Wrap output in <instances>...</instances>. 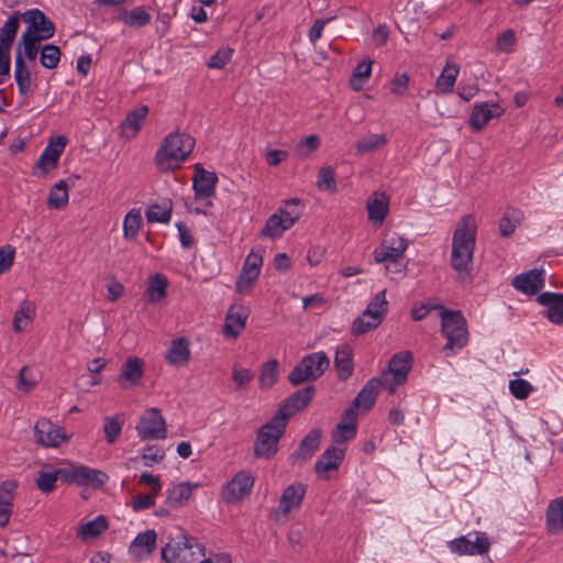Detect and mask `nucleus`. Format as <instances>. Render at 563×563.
Here are the masks:
<instances>
[{
	"label": "nucleus",
	"instance_id": "nucleus-1",
	"mask_svg": "<svg viewBox=\"0 0 563 563\" xmlns=\"http://www.w3.org/2000/svg\"><path fill=\"white\" fill-rule=\"evenodd\" d=\"M477 225L472 214L463 216L452 236L451 266L459 274H470L476 244Z\"/></svg>",
	"mask_w": 563,
	"mask_h": 563
},
{
	"label": "nucleus",
	"instance_id": "nucleus-2",
	"mask_svg": "<svg viewBox=\"0 0 563 563\" xmlns=\"http://www.w3.org/2000/svg\"><path fill=\"white\" fill-rule=\"evenodd\" d=\"M195 147V140L179 131L167 134L155 153V164L161 172L178 168Z\"/></svg>",
	"mask_w": 563,
	"mask_h": 563
},
{
	"label": "nucleus",
	"instance_id": "nucleus-3",
	"mask_svg": "<svg viewBox=\"0 0 563 563\" xmlns=\"http://www.w3.org/2000/svg\"><path fill=\"white\" fill-rule=\"evenodd\" d=\"M205 548L196 538L181 533L162 549V558L166 563H231L228 558L216 561L205 559Z\"/></svg>",
	"mask_w": 563,
	"mask_h": 563
},
{
	"label": "nucleus",
	"instance_id": "nucleus-4",
	"mask_svg": "<svg viewBox=\"0 0 563 563\" xmlns=\"http://www.w3.org/2000/svg\"><path fill=\"white\" fill-rule=\"evenodd\" d=\"M434 308L440 310L441 332L446 339L443 352L448 356L454 355L468 342L466 319L460 310H449L443 306H435Z\"/></svg>",
	"mask_w": 563,
	"mask_h": 563
},
{
	"label": "nucleus",
	"instance_id": "nucleus-5",
	"mask_svg": "<svg viewBox=\"0 0 563 563\" xmlns=\"http://www.w3.org/2000/svg\"><path fill=\"white\" fill-rule=\"evenodd\" d=\"M286 416L275 413V416L264 426H262L256 434L254 443V455L260 459H271L278 450L279 439L286 430Z\"/></svg>",
	"mask_w": 563,
	"mask_h": 563
},
{
	"label": "nucleus",
	"instance_id": "nucleus-6",
	"mask_svg": "<svg viewBox=\"0 0 563 563\" xmlns=\"http://www.w3.org/2000/svg\"><path fill=\"white\" fill-rule=\"evenodd\" d=\"M329 365L330 360L323 351L307 354L289 373L288 380L292 386L317 380L328 369Z\"/></svg>",
	"mask_w": 563,
	"mask_h": 563
},
{
	"label": "nucleus",
	"instance_id": "nucleus-7",
	"mask_svg": "<svg viewBox=\"0 0 563 563\" xmlns=\"http://www.w3.org/2000/svg\"><path fill=\"white\" fill-rule=\"evenodd\" d=\"M388 311V301L386 299V290L378 291L367 305L363 313L357 317L352 324V333L354 335H363L383 322Z\"/></svg>",
	"mask_w": 563,
	"mask_h": 563
},
{
	"label": "nucleus",
	"instance_id": "nucleus-8",
	"mask_svg": "<svg viewBox=\"0 0 563 563\" xmlns=\"http://www.w3.org/2000/svg\"><path fill=\"white\" fill-rule=\"evenodd\" d=\"M412 355L410 352L396 353L389 361L388 369L382 374L383 387L394 394L402 385L411 368Z\"/></svg>",
	"mask_w": 563,
	"mask_h": 563
},
{
	"label": "nucleus",
	"instance_id": "nucleus-9",
	"mask_svg": "<svg viewBox=\"0 0 563 563\" xmlns=\"http://www.w3.org/2000/svg\"><path fill=\"white\" fill-rule=\"evenodd\" d=\"M408 247V241L399 235H393L385 239L374 252L376 263H391L396 265V272H402L404 266L399 263Z\"/></svg>",
	"mask_w": 563,
	"mask_h": 563
},
{
	"label": "nucleus",
	"instance_id": "nucleus-10",
	"mask_svg": "<svg viewBox=\"0 0 563 563\" xmlns=\"http://www.w3.org/2000/svg\"><path fill=\"white\" fill-rule=\"evenodd\" d=\"M135 429L141 440H162L167 437L165 419L156 408L147 409Z\"/></svg>",
	"mask_w": 563,
	"mask_h": 563
},
{
	"label": "nucleus",
	"instance_id": "nucleus-11",
	"mask_svg": "<svg viewBox=\"0 0 563 563\" xmlns=\"http://www.w3.org/2000/svg\"><path fill=\"white\" fill-rule=\"evenodd\" d=\"M475 539L471 540L467 536L459 537L448 543L452 553L459 555H484L489 551L490 541L484 532H475Z\"/></svg>",
	"mask_w": 563,
	"mask_h": 563
},
{
	"label": "nucleus",
	"instance_id": "nucleus-12",
	"mask_svg": "<svg viewBox=\"0 0 563 563\" xmlns=\"http://www.w3.org/2000/svg\"><path fill=\"white\" fill-rule=\"evenodd\" d=\"M22 19L29 24L24 33H30L32 36L43 41L49 40L55 34L54 22L45 15L40 9H30L22 14Z\"/></svg>",
	"mask_w": 563,
	"mask_h": 563
},
{
	"label": "nucleus",
	"instance_id": "nucleus-13",
	"mask_svg": "<svg viewBox=\"0 0 563 563\" xmlns=\"http://www.w3.org/2000/svg\"><path fill=\"white\" fill-rule=\"evenodd\" d=\"M504 111L500 104L493 101L475 103L468 118V125L474 132L482 131L492 119L499 118Z\"/></svg>",
	"mask_w": 563,
	"mask_h": 563
},
{
	"label": "nucleus",
	"instance_id": "nucleus-14",
	"mask_svg": "<svg viewBox=\"0 0 563 563\" xmlns=\"http://www.w3.org/2000/svg\"><path fill=\"white\" fill-rule=\"evenodd\" d=\"M253 485L254 477L250 473L245 471L238 472L223 489V500L228 504L240 501L251 493Z\"/></svg>",
	"mask_w": 563,
	"mask_h": 563
},
{
	"label": "nucleus",
	"instance_id": "nucleus-15",
	"mask_svg": "<svg viewBox=\"0 0 563 563\" xmlns=\"http://www.w3.org/2000/svg\"><path fill=\"white\" fill-rule=\"evenodd\" d=\"M306 495V486L302 483H294L287 486L280 496L279 505L274 512L275 519L286 517L290 511L301 507Z\"/></svg>",
	"mask_w": 563,
	"mask_h": 563
},
{
	"label": "nucleus",
	"instance_id": "nucleus-16",
	"mask_svg": "<svg viewBox=\"0 0 563 563\" xmlns=\"http://www.w3.org/2000/svg\"><path fill=\"white\" fill-rule=\"evenodd\" d=\"M262 263L263 258L261 255L255 253L247 255L235 283V289L238 292L246 294L252 289L253 284L260 276Z\"/></svg>",
	"mask_w": 563,
	"mask_h": 563
},
{
	"label": "nucleus",
	"instance_id": "nucleus-17",
	"mask_svg": "<svg viewBox=\"0 0 563 563\" xmlns=\"http://www.w3.org/2000/svg\"><path fill=\"white\" fill-rule=\"evenodd\" d=\"M35 439L44 446L56 448L67 440L62 428L48 419H40L34 427Z\"/></svg>",
	"mask_w": 563,
	"mask_h": 563
},
{
	"label": "nucleus",
	"instance_id": "nucleus-18",
	"mask_svg": "<svg viewBox=\"0 0 563 563\" xmlns=\"http://www.w3.org/2000/svg\"><path fill=\"white\" fill-rule=\"evenodd\" d=\"M511 285L526 295H536L545 285L544 271L533 268L527 273L517 275Z\"/></svg>",
	"mask_w": 563,
	"mask_h": 563
},
{
	"label": "nucleus",
	"instance_id": "nucleus-19",
	"mask_svg": "<svg viewBox=\"0 0 563 563\" xmlns=\"http://www.w3.org/2000/svg\"><path fill=\"white\" fill-rule=\"evenodd\" d=\"M537 301L545 308L543 314L554 324H563V294L544 291Z\"/></svg>",
	"mask_w": 563,
	"mask_h": 563
},
{
	"label": "nucleus",
	"instance_id": "nucleus-20",
	"mask_svg": "<svg viewBox=\"0 0 563 563\" xmlns=\"http://www.w3.org/2000/svg\"><path fill=\"white\" fill-rule=\"evenodd\" d=\"M144 374V361L137 356H130L122 364L119 384L123 388L137 386Z\"/></svg>",
	"mask_w": 563,
	"mask_h": 563
},
{
	"label": "nucleus",
	"instance_id": "nucleus-21",
	"mask_svg": "<svg viewBox=\"0 0 563 563\" xmlns=\"http://www.w3.org/2000/svg\"><path fill=\"white\" fill-rule=\"evenodd\" d=\"M321 441V431L312 429L300 442L296 452L290 454L289 461L294 465L306 463L319 449Z\"/></svg>",
	"mask_w": 563,
	"mask_h": 563
},
{
	"label": "nucleus",
	"instance_id": "nucleus-22",
	"mask_svg": "<svg viewBox=\"0 0 563 563\" xmlns=\"http://www.w3.org/2000/svg\"><path fill=\"white\" fill-rule=\"evenodd\" d=\"M217 181L218 177L216 173L208 172L200 165H196L192 184L196 198H211L216 194Z\"/></svg>",
	"mask_w": 563,
	"mask_h": 563
},
{
	"label": "nucleus",
	"instance_id": "nucleus-23",
	"mask_svg": "<svg viewBox=\"0 0 563 563\" xmlns=\"http://www.w3.org/2000/svg\"><path fill=\"white\" fill-rule=\"evenodd\" d=\"M314 395V387L313 386H307L303 389H300L289 396L284 406L280 407L276 413H283L286 416V423L288 422V419L294 416L296 412L305 409L309 402L312 400Z\"/></svg>",
	"mask_w": 563,
	"mask_h": 563
},
{
	"label": "nucleus",
	"instance_id": "nucleus-24",
	"mask_svg": "<svg viewBox=\"0 0 563 563\" xmlns=\"http://www.w3.org/2000/svg\"><path fill=\"white\" fill-rule=\"evenodd\" d=\"M345 455V450L336 446H329L319 456L314 464L316 473L322 477L328 478L325 475L329 471L338 470Z\"/></svg>",
	"mask_w": 563,
	"mask_h": 563
},
{
	"label": "nucleus",
	"instance_id": "nucleus-25",
	"mask_svg": "<svg viewBox=\"0 0 563 563\" xmlns=\"http://www.w3.org/2000/svg\"><path fill=\"white\" fill-rule=\"evenodd\" d=\"M249 311L243 306H231L225 316L223 333L225 336L236 338L245 328Z\"/></svg>",
	"mask_w": 563,
	"mask_h": 563
},
{
	"label": "nucleus",
	"instance_id": "nucleus-26",
	"mask_svg": "<svg viewBox=\"0 0 563 563\" xmlns=\"http://www.w3.org/2000/svg\"><path fill=\"white\" fill-rule=\"evenodd\" d=\"M368 220L376 227L382 225L389 210V197L384 192H374L367 201Z\"/></svg>",
	"mask_w": 563,
	"mask_h": 563
},
{
	"label": "nucleus",
	"instance_id": "nucleus-27",
	"mask_svg": "<svg viewBox=\"0 0 563 563\" xmlns=\"http://www.w3.org/2000/svg\"><path fill=\"white\" fill-rule=\"evenodd\" d=\"M156 539L157 534L153 529L139 533L131 542L129 553L136 560H142L155 550Z\"/></svg>",
	"mask_w": 563,
	"mask_h": 563
},
{
	"label": "nucleus",
	"instance_id": "nucleus-28",
	"mask_svg": "<svg viewBox=\"0 0 563 563\" xmlns=\"http://www.w3.org/2000/svg\"><path fill=\"white\" fill-rule=\"evenodd\" d=\"M334 367L341 382L347 380L354 371L353 350L349 344H341L335 350Z\"/></svg>",
	"mask_w": 563,
	"mask_h": 563
},
{
	"label": "nucleus",
	"instance_id": "nucleus-29",
	"mask_svg": "<svg viewBox=\"0 0 563 563\" xmlns=\"http://www.w3.org/2000/svg\"><path fill=\"white\" fill-rule=\"evenodd\" d=\"M66 146V137L59 135L55 142H51L42 152L36 166L43 170L55 168Z\"/></svg>",
	"mask_w": 563,
	"mask_h": 563
},
{
	"label": "nucleus",
	"instance_id": "nucleus-30",
	"mask_svg": "<svg viewBox=\"0 0 563 563\" xmlns=\"http://www.w3.org/2000/svg\"><path fill=\"white\" fill-rule=\"evenodd\" d=\"M148 114L147 106H140L130 111L120 124L121 135L128 140L133 139L139 133L142 122Z\"/></svg>",
	"mask_w": 563,
	"mask_h": 563
},
{
	"label": "nucleus",
	"instance_id": "nucleus-31",
	"mask_svg": "<svg viewBox=\"0 0 563 563\" xmlns=\"http://www.w3.org/2000/svg\"><path fill=\"white\" fill-rule=\"evenodd\" d=\"M14 79L16 81L20 95L27 96L32 93V74L22 57L20 47H16L15 52Z\"/></svg>",
	"mask_w": 563,
	"mask_h": 563
},
{
	"label": "nucleus",
	"instance_id": "nucleus-32",
	"mask_svg": "<svg viewBox=\"0 0 563 563\" xmlns=\"http://www.w3.org/2000/svg\"><path fill=\"white\" fill-rule=\"evenodd\" d=\"M198 486V483L190 484L189 482L172 485L166 490V505L169 508H179L184 506L185 503L191 497L194 489Z\"/></svg>",
	"mask_w": 563,
	"mask_h": 563
},
{
	"label": "nucleus",
	"instance_id": "nucleus-33",
	"mask_svg": "<svg viewBox=\"0 0 563 563\" xmlns=\"http://www.w3.org/2000/svg\"><path fill=\"white\" fill-rule=\"evenodd\" d=\"M379 386H383L380 378L374 377L367 380L353 400V407L362 408L365 411L369 410L376 401Z\"/></svg>",
	"mask_w": 563,
	"mask_h": 563
},
{
	"label": "nucleus",
	"instance_id": "nucleus-34",
	"mask_svg": "<svg viewBox=\"0 0 563 563\" xmlns=\"http://www.w3.org/2000/svg\"><path fill=\"white\" fill-rule=\"evenodd\" d=\"M166 360L170 365L185 366L190 360L189 341L186 338L173 340Z\"/></svg>",
	"mask_w": 563,
	"mask_h": 563
},
{
	"label": "nucleus",
	"instance_id": "nucleus-35",
	"mask_svg": "<svg viewBox=\"0 0 563 563\" xmlns=\"http://www.w3.org/2000/svg\"><path fill=\"white\" fill-rule=\"evenodd\" d=\"M118 21L130 27H143L151 22V14L143 7H135L131 10L121 9L117 16Z\"/></svg>",
	"mask_w": 563,
	"mask_h": 563
},
{
	"label": "nucleus",
	"instance_id": "nucleus-36",
	"mask_svg": "<svg viewBox=\"0 0 563 563\" xmlns=\"http://www.w3.org/2000/svg\"><path fill=\"white\" fill-rule=\"evenodd\" d=\"M19 30V12L11 15L0 27V52L10 53Z\"/></svg>",
	"mask_w": 563,
	"mask_h": 563
},
{
	"label": "nucleus",
	"instance_id": "nucleus-37",
	"mask_svg": "<svg viewBox=\"0 0 563 563\" xmlns=\"http://www.w3.org/2000/svg\"><path fill=\"white\" fill-rule=\"evenodd\" d=\"M547 526L552 533L563 531V496L549 504L547 509Z\"/></svg>",
	"mask_w": 563,
	"mask_h": 563
},
{
	"label": "nucleus",
	"instance_id": "nucleus-38",
	"mask_svg": "<svg viewBox=\"0 0 563 563\" xmlns=\"http://www.w3.org/2000/svg\"><path fill=\"white\" fill-rule=\"evenodd\" d=\"M285 221L284 217L276 211L266 220L265 225L260 232V236H267L271 239L280 238L286 230L292 227L287 224Z\"/></svg>",
	"mask_w": 563,
	"mask_h": 563
},
{
	"label": "nucleus",
	"instance_id": "nucleus-39",
	"mask_svg": "<svg viewBox=\"0 0 563 563\" xmlns=\"http://www.w3.org/2000/svg\"><path fill=\"white\" fill-rule=\"evenodd\" d=\"M460 67L456 64H446L437 79V89L440 93L448 95L453 91Z\"/></svg>",
	"mask_w": 563,
	"mask_h": 563
},
{
	"label": "nucleus",
	"instance_id": "nucleus-40",
	"mask_svg": "<svg viewBox=\"0 0 563 563\" xmlns=\"http://www.w3.org/2000/svg\"><path fill=\"white\" fill-rule=\"evenodd\" d=\"M168 280L163 274H155L148 280L146 289L147 300L150 302H159L167 296Z\"/></svg>",
	"mask_w": 563,
	"mask_h": 563
},
{
	"label": "nucleus",
	"instance_id": "nucleus-41",
	"mask_svg": "<svg viewBox=\"0 0 563 563\" xmlns=\"http://www.w3.org/2000/svg\"><path fill=\"white\" fill-rule=\"evenodd\" d=\"M68 187L65 180L56 183L49 191L47 206L52 209H63L68 203Z\"/></svg>",
	"mask_w": 563,
	"mask_h": 563
},
{
	"label": "nucleus",
	"instance_id": "nucleus-42",
	"mask_svg": "<svg viewBox=\"0 0 563 563\" xmlns=\"http://www.w3.org/2000/svg\"><path fill=\"white\" fill-rule=\"evenodd\" d=\"M142 225V214L139 209H131L123 220V236L125 240H135Z\"/></svg>",
	"mask_w": 563,
	"mask_h": 563
},
{
	"label": "nucleus",
	"instance_id": "nucleus-43",
	"mask_svg": "<svg viewBox=\"0 0 563 563\" xmlns=\"http://www.w3.org/2000/svg\"><path fill=\"white\" fill-rule=\"evenodd\" d=\"M108 479L109 476L104 472L80 465L78 485H91L95 487H100L104 485Z\"/></svg>",
	"mask_w": 563,
	"mask_h": 563
},
{
	"label": "nucleus",
	"instance_id": "nucleus-44",
	"mask_svg": "<svg viewBox=\"0 0 563 563\" xmlns=\"http://www.w3.org/2000/svg\"><path fill=\"white\" fill-rule=\"evenodd\" d=\"M522 214L519 210H507L499 220V232L504 238H509L514 234L517 227L520 224Z\"/></svg>",
	"mask_w": 563,
	"mask_h": 563
},
{
	"label": "nucleus",
	"instance_id": "nucleus-45",
	"mask_svg": "<svg viewBox=\"0 0 563 563\" xmlns=\"http://www.w3.org/2000/svg\"><path fill=\"white\" fill-rule=\"evenodd\" d=\"M103 432L108 444H113L119 439L124 419L119 416H107L104 417Z\"/></svg>",
	"mask_w": 563,
	"mask_h": 563
},
{
	"label": "nucleus",
	"instance_id": "nucleus-46",
	"mask_svg": "<svg viewBox=\"0 0 563 563\" xmlns=\"http://www.w3.org/2000/svg\"><path fill=\"white\" fill-rule=\"evenodd\" d=\"M34 306L32 302L24 300L20 308L15 311L13 318V329L16 332L23 331L29 323L33 320Z\"/></svg>",
	"mask_w": 563,
	"mask_h": 563
},
{
	"label": "nucleus",
	"instance_id": "nucleus-47",
	"mask_svg": "<svg viewBox=\"0 0 563 563\" xmlns=\"http://www.w3.org/2000/svg\"><path fill=\"white\" fill-rule=\"evenodd\" d=\"M278 377V361L269 360L262 365L258 384L262 389L271 388Z\"/></svg>",
	"mask_w": 563,
	"mask_h": 563
},
{
	"label": "nucleus",
	"instance_id": "nucleus-48",
	"mask_svg": "<svg viewBox=\"0 0 563 563\" xmlns=\"http://www.w3.org/2000/svg\"><path fill=\"white\" fill-rule=\"evenodd\" d=\"M286 220L287 224L294 225L302 214V206L299 199L285 200L277 210Z\"/></svg>",
	"mask_w": 563,
	"mask_h": 563
},
{
	"label": "nucleus",
	"instance_id": "nucleus-49",
	"mask_svg": "<svg viewBox=\"0 0 563 563\" xmlns=\"http://www.w3.org/2000/svg\"><path fill=\"white\" fill-rule=\"evenodd\" d=\"M372 64L373 60H362L360 62L353 70V76L351 79V88L354 91H360L363 88L364 82L369 78L372 73Z\"/></svg>",
	"mask_w": 563,
	"mask_h": 563
},
{
	"label": "nucleus",
	"instance_id": "nucleus-50",
	"mask_svg": "<svg viewBox=\"0 0 563 563\" xmlns=\"http://www.w3.org/2000/svg\"><path fill=\"white\" fill-rule=\"evenodd\" d=\"M60 49L54 44H46L42 47L40 63L46 69H54L60 60Z\"/></svg>",
	"mask_w": 563,
	"mask_h": 563
},
{
	"label": "nucleus",
	"instance_id": "nucleus-51",
	"mask_svg": "<svg viewBox=\"0 0 563 563\" xmlns=\"http://www.w3.org/2000/svg\"><path fill=\"white\" fill-rule=\"evenodd\" d=\"M387 143L385 134H368L360 139L356 143V150L360 153H368L383 147Z\"/></svg>",
	"mask_w": 563,
	"mask_h": 563
},
{
	"label": "nucleus",
	"instance_id": "nucleus-52",
	"mask_svg": "<svg viewBox=\"0 0 563 563\" xmlns=\"http://www.w3.org/2000/svg\"><path fill=\"white\" fill-rule=\"evenodd\" d=\"M170 217H172L170 202L164 203L163 206L152 205L146 210V220L150 223H153V222L167 223L170 220Z\"/></svg>",
	"mask_w": 563,
	"mask_h": 563
},
{
	"label": "nucleus",
	"instance_id": "nucleus-53",
	"mask_svg": "<svg viewBox=\"0 0 563 563\" xmlns=\"http://www.w3.org/2000/svg\"><path fill=\"white\" fill-rule=\"evenodd\" d=\"M41 41V38L34 37L30 33H23L18 45L21 48L22 56L24 55L27 59L34 60L38 54V43Z\"/></svg>",
	"mask_w": 563,
	"mask_h": 563
},
{
	"label": "nucleus",
	"instance_id": "nucleus-54",
	"mask_svg": "<svg viewBox=\"0 0 563 563\" xmlns=\"http://www.w3.org/2000/svg\"><path fill=\"white\" fill-rule=\"evenodd\" d=\"M108 529L107 519L103 516H99L93 520H90L80 527V536L82 538H92L101 534Z\"/></svg>",
	"mask_w": 563,
	"mask_h": 563
},
{
	"label": "nucleus",
	"instance_id": "nucleus-55",
	"mask_svg": "<svg viewBox=\"0 0 563 563\" xmlns=\"http://www.w3.org/2000/svg\"><path fill=\"white\" fill-rule=\"evenodd\" d=\"M317 185L322 190L330 192L336 191V181L334 178V170L331 166L322 167L318 173Z\"/></svg>",
	"mask_w": 563,
	"mask_h": 563
},
{
	"label": "nucleus",
	"instance_id": "nucleus-56",
	"mask_svg": "<svg viewBox=\"0 0 563 563\" xmlns=\"http://www.w3.org/2000/svg\"><path fill=\"white\" fill-rule=\"evenodd\" d=\"M58 481L55 470L54 471H40L36 478V486L43 493H51L56 487Z\"/></svg>",
	"mask_w": 563,
	"mask_h": 563
},
{
	"label": "nucleus",
	"instance_id": "nucleus-57",
	"mask_svg": "<svg viewBox=\"0 0 563 563\" xmlns=\"http://www.w3.org/2000/svg\"><path fill=\"white\" fill-rule=\"evenodd\" d=\"M532 389V385L522 378L512 379L509 383V390L511 395L519 400L527 399Z\"/></svg>",
	"mask_w": 563,
	"mask_h": 563
},
{
	"label": "nucleus",
	"instance_id": "nucleus-58",
	"mask_svg": "<svg viewBox=\"0 0 563 563\" xmlns=\"http://www.w3.org/2000/svg\"><path fill=\"white\" fill-rule=\"evenodd\" d=\"M357 426L346 424L340 422L336 424L335 431L332 434L334 442L344 443L352 440L356 435Z\"/></svg>",
	"mask_w": 563,
	"mask_h": 563
},
{
	"label": "nucleus",
	"instance_id": "nucleus-59",
	"mask_svg": "<svg viewBox=\"0 0 563 563\" xmlns=\"http://www.w3.org/2000/svg\"><path fill=\"white\" fill-rule=\"evenodd\" d=\"M35 385L36 379L33 375V372L27 366H23L19 373L16 388L20 391L29 393L31 389L35 387Z\"/></svg>",
	"mask_w": 563,
	"mask_h": 563
},
{
	"label": "nucleus",
	"instance_id": "nucleus-60",
	"mask_svg": "<svg viewBox=\"0 0 563 563\" xmlns=\"http://www.w3.org/2000/svg\"><path fill=\"white\" fill-rule=\"evenodd\" d=\"M165 452L164 450L155 446V445H148L144 448V451L141 455V459L143 461V464L147 467L153 466L155 463H159L164 460Z\"/></svg>",
	"mask_w": 563,
	"mask_h": 563
},
{
	"label": "nucleus",
	"instance_id": "nucleus-61",
	"mask_svg": "<svg viewBox=\"0 0 563 563\" xmlns=\"http://www.w3.org/2000/svg\"><path fill=\"white\" fill-rule=\"evenodd\" d=\"M233 51L230 48H220L218 49L209 59L208 67L209 68H216V69H222L232 57Z\"/></svg>",
	"mask_w": 563,
	"mask_h": 563
},
{
	"label": "nucleus",
	"instance_id": "nucleus-62",
	"mask_svg": "<svg viewBox=\"0 0 563 563\" xmlns=\"http://www.w3.org/2000/svg\"><path fill=\"white\" fill-rule=\"evenodd\" d=\"M254 376L255 375L251 369L241 367L238 364L233 365L232 378L239 388L245 387L247 384H250Z\"/></svg>",
	"mask_w": 563,
	"mask_h": 563
},
{
	"label": "nucleus",
	"instance_id": "nucleus-63",
	"mask_svg": "<svg viewBox=\"0 0 563 563\" xmlns=\"http://www.w3.org/2000/svg\"><path fill=\"white\" fill-rule=\"evenodd\" d=\"M15 256V249L11 245H5L0 249V275L8 272L13 263Z\"/></svg>",
	"mask_w": 563,
	"mask_h": 563
},
{
	"label": "nucleus",
	"instance_id": "nucleus-64",
	"mask_svg": "<svg viewBox=\"0 0 563 563\" xmlns=\"http://www.w3.org/2000/svg\"><path fill=\"white\" fill-rule=\"evenodd\" d=\"M320 145V140L317 135L312 134L309 136H306L300 141V143L297 146V151L299 155L301 156H308L312 152H314Z\"/></svg>",
	"mask_w": 563,
	"mask_h": 563
}]
</instances>
